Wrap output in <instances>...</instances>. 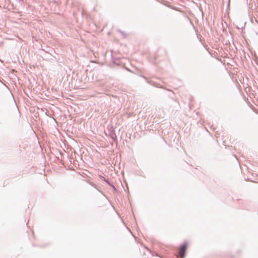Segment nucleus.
<instances>
[{
    "instance_id": "7ed1b4c3",
    "label": "nucleus",
    "mask_w": 258,
    "mask_h": 258,
    "mask_svg": "<svg viewBox=\"0 0 258 258\" xmlns=\"http://www.w3.org/2000/svg\"><path fill=\"white\" fill-rule=\"evenodd\" d=\"M102 178H103V180L107 183L109 185H110L112 188H113L114 189H115V186L112 184L110 183V182L109 181V180L108 179H106L104 177H102Z\"/></svg>"
},
{
    "instance_id": "f257e3e1",
    "label": "nucleus",
    "mask_w": 258,
    "mask_h": 258,
    "mask_svg": "<svg viewBox=\"0 0 258 258\" xmlns=\"http://www.w3.org/2000/svg\"><path fill=\"white\" fill-rule=\"evenodd\" d=\"M187 243L184 242L180 247L178 251V254L181 258H184L186 254Z\"/></svg>"
},
{
    "instance_id": "20e7f679",
    "label": "nucleus",
    "mask_w": 258,
    "mask_h": 258,
    "mask_svg": "<svg viewBox=\"0 0 258 258\" xmlns=\"http://www.w3.org/2000/svg\"><path fill=\"white\" fill-rule=\"evenodd\" d=\"M119 32H120L121 33L123 34V32L121 31H119Z\"/></svg>"
},
{
    "instance_id": "39448f33",
    "label": "nucleus",
    "mask_w": 258,
    "mask_h": 258,
    "mask_svg": "<svg viewBox=\"0 0 258 258\" xmlns=\"http://www.w3.org/2000/svg\"><path fill=\"white\" fill-rule=\"evenodd\" d=\"M19 1H20L21 0H19Z\"/></svg>"
},
{
    "instance_id": "f03ea898",
    "label": "nucleus",
    "mask_w": 258,
    "mask_h": 258,
    "mask_svg": "<svg viewBox=\"0 0 258 258\" xmlns=\"http://www.w3.org/2000/svg\"><path fill=\"white\" fill-rule=\"evenodd\" d=\"M110 137L113 141L117 142V136L114 131H112L110 133Z\"/></svg>"
}]
</instances>
